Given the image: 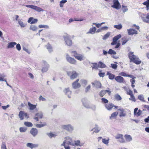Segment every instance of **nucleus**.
<instances>
[{"label":"nucleus","mask_w":149,"mask_h":149,"mask_svg":"<svg viewBox=\"0 0 149 149\" xmlns=\"http://www.w3.org/2000/svg\"><path fill=\"white\" fill-rule=\"evenodd\" d=\"M138 98L139 99L141 100V101L143 102H145V100H144V97L142 95H139L138 96Z\"/></svg>","instance_id":"obj_44"},{"label":"nucleus","mask_w":149,"mask_h":149,"mask_svg":"<svg viewBox=\"0 0 149 149\" xmlns=\"http://www.w3.org/2000/svg\"><path fill=\"white\" fill-rule=\"evenodd\" d=\"M39 99L40 100H42L43 101H45L46 100V99L45 98L42 97L41 95L40 96L39 98Z\"/></svg>","instance_id":"obj_62"},{"label":"nucleus","mask_w":149,"mask_h":149,"mask_svg":"<svg viewBox=\"0 0 149 149\" xmlns=\"http://www.w3.org/2000/svg\"><path fill=\"white\" fill-rule=\"evenodd\" d=\"M124 137L125 139V141L126 142H130L132 141V138L131 136L130 135L126 134L125 135Z\"/></svg>","instance_id":"obj_18"},{"label":"nucleus","mask_w":149,"mask_h":149,"mask_svg":"<svg viewBox=\"0 0 149 149\" xmlns=\"http://www.w3.org/2000/svg\"><path fill=\"white\" fill-rule=\"evenodd\" d=\"M28 105L29 107V109L30 110H33L36 107L37 105L33 104H31L30 102H28Z\"/></svg>","instance_id":"obj_25"},{"label":"nucleus","mask_w":149,"mask_h":149,"mask_svg":"<svg viewBox=\"0 0 149 149\" xmlns=\"http://www.w3.org/2000/svg\"><path fill=\"white\" fill-rule=\"evenodd\" d=\"M38 132V130L36 129L32 128L30 131V133L34 137L37 134Z\"/></svg>","instance_id":"obj_19"},{"label":"nucleus","mask_w":149,"mask_h":149,"mask_svg":"<svg viewBox=\"0 0 149 149\" xmlns=\"http://www.w3.org/2000/svg\"><path fill=\"white\" fill-rule=\"evenodd\" d=\"M122 8L123 12L124 13L127 11L128 10L127 7L123 5L122 6Z\"/></svg>","instance_id":"obj_56"},{"label":"nucleus","mask_w":149,"mask_h":149,"mask_svg":"<svg viewBox=\"0 0 149 149\" xmlns=\"http://www.w3.org/2000/svg\"><path fill=\"white\" fill-rule=\"evenodd\" d=\"M26 129L24 127H21L19 128V131L20 132H25L26 131Z\"/></svg>","instance_id":"obj_55"},{"label":"nucleus","mask_w":149,"mask_h":149,"mask_svg":"<svg viewBox=\"0 0 149 149\" xmlns=\"http://www.w3.org/2000/svg\"><path fill=\"white\" fill-rule=\"evenodd\" d=\"M118 114V112L117 111L115 112L112 113L110 117V119H112L116 117Z\"/></svg>","instance_id":"obj_33"},{"label":"nucleus","mask_w":149,"mask_h":149,"mask_svg":"<svg viewBox=\"0 0 149 149\" xmlns=\"http://www.w3.org/2000/svg\"><path fill=\"white\" fill-rule=\"evenodd\" d=\"M106 93L104 90H102L100 92V95L101 97H103L105 94Z\"/></svg>","instance_id":"obj_57"},{"label":"nucleus","mask_w":149,"mask_h":149,"mask_svg":"<svg viewBox=\"0 0 149 149\" xmlns=\"http://www.w3.org/2000/svg\"><path fill=\"white\" fill-rule=\"evenodd\" d=\"M94 130H94L93 132V133L94 132L95 133H97L98 132L100 131V130L98 128L96 127V128H95L92 129L91 130V131H93Z\"/></svg>","instance_id":"obj_53"},{"label":"nucleus","mask_w":149,"mask_h":149,"mask_svg":"<svg viewBox=\"0 0 149 149\" xmlns=\"http://www.w3.org/2000/svg\"><path fill=\"white\" fill-rule=\"evenodd\" d=\"M38 20L37 19H34V18L32 17H30L28 21V22L32 24L36 23L38 22Z\"/></svg>","instance_id":"obj_17"},{"label":"nucleus","mask_w":149,"mask_h":149,"mask_svg":"<svg viewBox=\"0 0 149 149\" xmlns=\"http://www.w3.org/2000/svg\"><path fill=\"white\" fill-rule=\"evenodd\" d=\"M110 35V33L108 32L107 33L105 34L103 38V39L104 40L107 39Z\"/></svg>","instance_id":"obj_50"},{"label":"nucleus","mask_w":149,"mask_h":149,"mask_svg":"<svg viewBox=\"0 0 149 149\" xmlns=\"http://www.w3.org/2000/svg\"><path fill=\"white\" fill-rule=\"evenodd\" d=\"M17 44L16 42H10L8 43L7 45V48H13L14 46Z\"/></svg>","instance_id":"obj_27"},{"label":"nucleus","mask_w":149,"mask_h":149,"mask_svg":"<svg viewBox=\"0 0 149 149\" xmlns=\"http://www.w3.org/2000/svg\"><path fill=\"white\" fill-rule=\"evenodd\" d=\"M141 18L144 22L149 23V13L147 14L146 17H142Z\"/></svg>","instance_id":"obj_22"},{"label":"nucleus","mask_w":149,"mask_h":149,"mask_svg":"<svg viewBox=\"0 0 149 149\" xmlns=\"http://www.w3.org/2000/svg\"><path fill=\"white\" fill-rule=\"evenodd\" d=\"M81 83L84 85H86L87 83V81L85 79H81L80 80Z\"/></svg>","instance_id":"obj_54"},{"label":"nucleus","mask_w":149,"mask_h":149,"mask_svg":"<svg viewBox=\"0 0 149 149\" xmlns=\"http://www.w3.org/2000/svg\"><path fill=\"white\" fill-rule=\"evenodd\" d=\"M118 110L120 111L119 115L120 117H124L126 116V113H124V110L123 109H118Z\"/></svg>","instance_id":"obj_30"},{"label":"nucleus","mask_w":149,"mask_h":149,"mask_svg":"<svg viewBox=\"0 0 149 149\" xmlns=\"http://www.w3.org/2000/svg\"><path fill=\"white\" fill-rule=\"evenodd\" d=\"M19 116L21 120H22L24 116V112L23 111H20L19 113Z\"/></svg>","instance_id":"obj_35"},{"label":"nucleus","mask_w":149,"mask_h":149,"mask_svg":"<svg viewBox=\"0 0 149 149\" xmlns=\"http://www.w3.org/2000/svg\"><path fill=\"white\" fill-rule=\"evenodd\" d=\"M38 27L40 28H45L48 29L49 28V26L46 25L40 24L39 25Z\"/></svg>","instance_id":"obj_46"},{"label":"nucleus","mask_w":149,"mask_h":149,"mask_svg":"<svg viewBox=\"0 0 149 149\" xmlns=\"http://www.w3.org/2000/svg\"><path fill=\"white\" fill-rule=\"evenodd\" d=\"M115 138L116 139H119L118 141L121 143H125V139L123 137V135L122 134H118L115 136Z\"/></svg>","instance_id":"obj_8"},{"label":"nucleus","mask_w":149,"mask_h":149,"mask_svg":"<svg viewBox=\"0 0 149 149\" xmlns=\"http://www.w3.org/2000/svg\"><path fill=\"white\" fill-rule=\"evenodd\" d=\"M43 67L42 69V71L43 72H46L48 70L49 67V65L47 63L45 62L44 61L43 62Z\"/></svg>","instance_id":"obj_13"},{"label":"nucleus","mask_w":149,"mask_h":149,"mask_svg":"<svg viewBox=\"0 0 149 149\" xmlns=\"http://www.w3.org/2000/svg\"><path fill=\"white\" fill-rule=\"evenodd\" d=\"M92 84L93 87H95L96 88H100L101 87V83L97 81H95L94 82H92Z\"/></svg>","instance_id":"obj_16"},{"label":"nucleus","mask_w":149,"mask_h":149,"mask_svg":"<svg viewBox=\"0 0 149 149\" xmlns=\"http://www.w3.org/2000/svg\"><path fill=\"white\" fill-rule=\"evenodd\" d=\"M47 135L50 138H54L56 136L55 134L53 132L48 133L47 134Z\"/></svg>","instance_id":"obj_32"},{"label":"nucleus","mask_w":149,"mask_h":149,"mask_svg":"<svg viewBox=\"0 0 149 149\" xmlns=\"http://www.w3.org/2000/svg\"><path fill=\"white\" fill-rule=\"evenodd\" d=\"M128 33V35H133L134 34H137V31L135 30L131 29L127 30Z\"/></svg>","instance_id":"obj_24"},{"label":"nucleus","mask_w":149,"mask_h":149,"mask_svg":"<svg viewBox=\"0 0 149 149\" xmlns=\"http://www.w3.org/2000/svg\"><path fill=\"white\" fill-rule=\"evenodd\" d=\"M72 146H81L83 145V143H81L80 141L79 140H75L74 141V143L73 142Z\"/></svg>","instance_id":"obj_21"},{"label":"nucleus","mask_w":149,"mask_h":149,"mask_svg":"<svg viewBox=\"0 0 149 149\" xmlns=\"http://www.w3.org/2000/svg\"><path fill=\"white\" fill-rule=\"evenodd\" d=\"M107 75L109 76V78L111 80H113L114 78L115 77V75L111 74L109 72H107Z\"/></svg>","instance_id":"obj_29"},{"label":"nucleus","mask_w":149,"mask_h":149,"mask_svg":"<svg viewBox=\"0 0 149 149\" xmlns=\"http://www.w3.org/2000/svg\"><path fill=\"white\" fill-rule=\"evenodd\" d=\"M24 124L26 126L29 127H31L33 126L32 123L31 122H26L24 123Z\"/></svg>","instance_id":"obj_47"},{"label":"nucleus","mask_w":149,"mask_h":149,"mask_svg":"<svg viewBox=\"0 0 149 149\" xmlns=\"http://www.w3.org/2000/svg\"><path fill=\"white\" fill-rule=\"evenodd\" d=\"M113 5L111 7L117 10H119L121 8V5L118 0H113Z\"/></svg>","instance_id":"obj_6"},{"label":"nucleus","mask_w":149,"mask_h":149,"mask_svg":"<svg viewBox=\"0 0 149 149\" xmlns=\"http://www.w3.org/2000/svg\"><path fill=\"white\" fill-rule=\"evenodd\" d=\"M6 77L4 75H2L0 74V81H6V80L4 79Z\"/></svg>","instance_id":"obj_48"},{"label":"nucleus","mask_w":149,"mask_h":149,"mask_svg":"<svg viewBox=\"0 0 149 149\" xmlns=\"http://www.w3.org/2000/svg\"><path fill=\"white\" fill-rule=\"evenodd\" d=\"M18 22L19 24L22 28H24L26 26V24L23 23L22 19H19L18 20Z\"/></svg>","instance_id":"obj_31"},{"label":"nucleus","mask_w":149,"mask_h":149,"mask_svg":"<svg viewBox=\"0 0 149 149\" xmlns=\"http://www.w3.org/2000/svg\"><path fill=\"white\" fill-rule=\"evenodd\" d=\"M101 100L104 103H107L108 102V101L107 99L104 98H102Z\"/></svg>","instance_id":"obj_60"},{"label":"nucleus","mask_w":149,"mask_h":149,"mask_svg":"<svg viewBox=\"0 0 149 149\" xmlns=\"http://www.w3.org/2000/svg\"><path fill=\"white\" fill-rule=\"evenodd\" d=\"M79 81V79H78L72 83V87L73 89H76L79 88L81 87L80 84L78 83Z\"/></svg>","instance_id":"obj_11"},{"label":"nucleus","mask_w":149,"mask_h":149,"mask_svg":"<svg viewBox=\"0 0 149 149\" xmlns=\"http://www.w3.org/2000/svg\"><path fill=\"white\" fill-rule=\"evenodd\" d=\"M105 106L107 110L110 111L114 107V105L112 103H109L106 104Z\"/></svg>","instance_id":"obj_23"},{"label":"nucleus","mask_w":149,"mask_h":149,"mask_svg":"<svg viewBox=\"0 0 149 149\" xmlns=\"http://www.w3.org/2000/svg\"><path fill=\"white\" fill-rule=\"evenodd\" d=\"M110 67L113 69L116 70L117 68L118 65L116 64H111Z\"/></svg>","instance_id":"obj_52"},{"label":"nucleus","mask_w":149,"mask_h":149,"mask_svg":"<svg viewBox=\"0 0 149 149\" xmlns=\"http://www.w3.org/2000/svg\"><path fill=\"white\" fill-rule=\"evenodd\" d=\"M38 145L37 144H33L31 143H28L26 144V146L31 149H33L37 147Z\"/></svg>","instance_id":"obj_14"},{"label":"nucleus","mask_w":149,"mask_h":149,"mask_svg":"<svg viewBox=\"0 0 149 149\" xmlns=\"http://www.w3.org/2000/svg\"><path fill=\"white\" fill-rule=\"evenodd\" d=\"M16 48L18 51H20L21 50V46L19 44H16Z\"/></svg>","instance_id":"obj_63"},{"label":"nucleus","mask_w":149,"mask_h":149,"mask_svg":"<svg viewBox=\"0 0 149 149\" xmlns=\"http://www.w3.org/2000/svg\"><path fill=\"white\" fill-rule=\"evenodd\" d=\"M37 29V27L35 25H31L29 28V29L30 30H32L33 31H36Z\"/></svg>","instance_id":"obj_34"},{"label":"nucleus","mask_w":149,"mask_h":149,"mask_svg":"<svg viewBox=\"0 0 149 149\" xmlns=\"http://www.w3.org/2000/svg\"><path fill=\"white\" fill-rule=\"evenodd\" d=\"M93 65L92 66L93 69H97L99 67L98 64L95 63H93Z\"/></svg>","instance_id":"obj_51"},{"label":"nucleus","mask_w":149,"mask_h":149,"mask_svg":"<svg viewBox=\"0 0 149 149\" xmlns=\"http://www.w3.org/2000/svg\"><path fill=\"white\" fill-rule=\"evenodd\" d=\"M121 37V35L120 34H119L116 36H114L113 39V42L111 43V44L112 45H114L117 44L115 48H118L120 45V43L119 41L117 43L118 40Z\"/></svg>","instance_id":"obj_3"},{"label":"nucleus","mask_w":149,"mask_h":149,"mask_svg":"<svg viewBox=\"0 0 149 149\" xmlns=\"http://www.w3.org/2000/svg\"><path fill=\"white\" fill-rule=\"evenodd\" d=\"M70 53L72 54H73V56L74 57H75V56H76L78 54L75 51H72Z\"/></svg>","instance_id":"obj_58"},{"label":"nucleus","mask_w":149,"mask_h":149,"mask_svg":"<svg viewBox=\"0 0 149 149\" xmlns=\"http://www.w3.org/2000/svg\"><path fill=\"white\" fill-rule=\"evenodd\" d=\"M143 4L146 6L147 10H148L149 8V0H147V1L144 2Z\"/></svg>","instance_id":"obj_38"},{"label":"nucleus","mask_w":149,"mask_h":149,"mask_svg":"<svg viewBox=\"0 0 149 149\" xmlns=\"http://www.w3.org/2000/svg\"><path fill=\"white\" fill-rule=\"evenodd\" d=\"M63 37L65 42L67 45L71 46L72 45V42L69 36H64Z\"/></svg>","instance_id":"obj_7"},{"label":"nucleus","mask_w":149,"mask_h":149,"mask_svg":"<svg viewBox=\"0 0 149 149\" xmlns=\"http://www.w3.org/2000/svg\"><path fill=\"white\" fill-rule=\"evenodd\" d=\"M109 140V139H102V142L103 143L107 146L108 145Z\"/></svg>","instance_id":"obj_36"},{"label":"nucleus","mask_w":149,"mask_h":149,"mask_svg":"<svg viewBox=\"0 0 149 149\" xmlns=\"http://www.w3.org/2000/svg\"><path fill=\"white\" fill-rule=\"evenodd\" d=\"M99 67L101 68H103L106 67V65L101 62H99L98 64Z\"/></svg>","instance_id":"obj_39"},{"label":"nucleus","mask_w":149,"mask_h":149,"mask_svg":"<svg viewBox=\"0 0 149 149\" xmlns=\"http://www.w3.org/2000/svg\"><path fill=\"white\" fill-rule=\"evenodd\" d=\"M115 98L118 101L122 99V98L118 94H116L115 96Z\"/></svg>","instance_id":"obj_49"},{"label":"nucleus","mask_w":149,"mask_h":149,"mask_svg":"<svg viewBox=\"0 0 149 149\" xmlns=\"http://www.w3.org/2000/svg\"><path fill=\"white\" fill-rule=\"evenodd\" d=\"M130 100H132L134 102H135L136 100L134 95H133L130 96V98H129Z\"/></svg>","instance_id":"obj_59"},{"label":"nucleus","mask_w":149,"mask_h":149,"mask_svg":"<svg viewBox=\"0 0 149 149\" xmlns=\"http://www.w3.org/2000/svg\"><path fill=\"white\" fill-rule=\"evenodd\" d=\"M68 76L70 77V79H73L76 78L78 76V74L75 71H73L72 72H67Z\"/></svg>","instance_id":"obj_10"},{"label":"nucleus","mask_w":149,"mask_h":149,"mask_svg":"<svg viewBox=\"0 0 149 149\" xmlns=\"http://www.w3.org/2000/svg\"><path fill=\"white\" fill-rule=\"evenodd\" d=\"M1 149H7L5 143H3L1 145Z\"/></svg>","instance_id":"obj_61"},{"label":"nucleus","mask_w":149,"mask_h":149,"mask_svg":"<svg viewBox=\"0 0 149 149\" xmlns=\"http://www.w3.org/2000/svg\"><path fill=\"white\" fill-rule=\"evenodd\" d=\"M114 27L115 28L118 29L120 30L122 28V25L121 24H119V25H115L114 26Z\"/></svg>","instance_id":"obj_45"},{"label":"nucleus","mask_w":149,"mask_h":149,"mask_svg":"<svg viewBox=\"0 0 149 149\" xmlns=\"http://www.w3.org/2000/svg\"><path fill=\"white\" fill-rule=\"evenodd\" d=\"M25 6L28 8H30L32 9H33L38 12H40V11H43L44 10L42 9L41 8L33 5H26Z\"/></svg>","instance_id":"obj_9"},{"label":"nucleus","mask_w":149,"mask_h":149,"mask_svg":"<svg viewBox=\"0 0 149 149\" xmlns=\"http://www.w3.org/2000/svg\"><path fill=\"white\" fill-rule=\"evenodd\" d=\"M75 58L76 59L81 61L84 60L85 59V57L83 54H79L75 56Z\"/></svg>","instance_id":"obj_15"},{"label":"nucleus","mask_w":149,"mask_h":149,"mask_svg":"<svg viewBox=\"0 0 149 149\" xmlns=\"http://www.w3.org/2000/svg\"><path fill=\"white\" fill-rule=\"evenodd\" d=\"M127 74H126L124 72H121L119 74V75L123 76L126 77L127 76Z\"/></svg>","instance_id":"obj_64"},{"label":"nucleus","mask_w":149,"mask_h":149,"mask_svg":"<svg viewBox=\"0 0 149 149\" xmlns=\"http://www.w3.org/2000/svg\"><path fill=\"white\" fill-rule=\"evenodd\" d=\"M65 95H67L69 98H70L72 94V91L69 88H65L63 91Z\"/></svg>","instance_id":"obj_12"},{"label":"nucleus","mask_w":149,"mask_h":149,"mask_svg":"<svg viewBox=\"0 0 149 149\" xmlns=\"http://www.w3.org/2000/svg\"><path fill=\"white\" fill-rule=\"evenodd\" d=\"M47 49L48 50V51L51 52L52 51V48L51 45L48 44L46 46Z\"/></svg>","instance_id":"obj_37"},{"label":"nucleus","mask_w":149,"mask_h":149,"mask_svg":"<svg viewBox=\"0 0 149 149\" xmlns=\"http://www.w3.org/2000/svg\"><path fill=\"white\" fill-rule=\"evenodd\" d=\"M115 79L116 81L119 83H122L124 81V78L120 76H117L115 78Z\"/></svg>","instance_id":"obj_20"},{"label":"nucleus","mask_w":149,"mask_h":149,"mask_svg":"<svg viewBox=\"0 0 149 149\" xmlns=\"http://www.w3.org/2000/svg\"><path fill=\"white\" fill-rule=\"evenodd\" d=\"M67 2L66 0H62L60 2V7H63L64 4Z\"/></svg>","instance_id":"obj_43"},{"label":"nucleus","mask_w":149,"mask_h":149,"mask_svg":"<svg viewBox=\"0 0 149 149\" xmlns=\"http://www.w3.org/2000/svg\"><path fill=\"white\" fill-rule=\"evenodd\" d=\"M46 125V123H44L43 124H36V126L38 128H41V127H43L45 126Z\"/></svg>","instance_id":"obj_42"},{"label":"nucleus","mask_w":149,"mask_h":149,"mask_svg":"<svg viewBox=\"0 0 149 149\" xmlns=\"http://www.w3.org/2000/svg\"><path fill=\"white\" fill-rule=\"evenodd\" d=\"M131 40L130 38H127L125 37L123 38H122V40L123 41L122 42V44L123 45H125L126 42H127L128 41Z\"/></svg>","instance_id":"obj_28"},{"label":"nucleus","mask_w":149,"mask_h":149,"mask_svg":"<svg viewBox=\"0 0 149 149\" xmlns=\"http://www.w3.org/2000/svg\"><path fill=\"white\" fill-rule=\"evenodd\" d=\"M96 30V29L95 27H94L93 28H90L89 30V31L86 33L87 34L90 33L91 34H94Z\"/></svg>","instance_id":"obj_26"},{"label":"nucleus","mask_w":149,"mask_h":149,"mask_svg":"<svg viewBox=\"0 0 149 149\" xmlns=\"http://www.w3.org/2000/svg\"><path fill=\"white\" fill-rule=\"evenodd\" d=\"M62 128L68 132H72L74 130V127L71 124L63 125L61 126Z\"/></svg>","instance_id":"obj_5"},{"label":"nucleus","mask_w":149,"mask_h":149,"mask_svg":"<svg viewBox=\"0 0 149 149\" xmlns=\"http://www.w3.org/2000/svg\"><path fill=\"white\" fill-rule=\"evenodd\" d=\"M36 116L40 118H42L43 117V113L42 112H38L36 114Z\"/></svg>","instance_id":"obj_40"},{"label":"nucleus","mask_w":149,"mask_h":149,"mask_svg":"<svg viewBox=\"0 0 149 149\" xmlns=\"http://www.w3.org/2000/svg\"><path fill=\"white\" fill-rule=\"evenodd\" d=\"M64 139L65 140L61 144V146H64L65 149H70V147L69 145L71 146L73 145L72 138L68 136L65 137Z\"/></svg>","instance_id":"obj_1"},{"label":"nucleus","mask_w":149,"mask_h":149,"mask_svg":"<svg viewBox=\"0 0 149 149\" xmlns=\"http://www.w3.org/2000/svg\"><path fill=\"white\" fill-rule=\"evenodd\" d=\"M133 53V52H130L128 53V56L130 62H132L137 65L140 64L141 61L139 60L138 56L134 55Z\"/></svg>","instance_id":"obj_2"},{"label":"nucleus","mask_w":149,"mask_h":149,"mask_svg":"<svg viewBox=\"0 0 149 149\" xmlns=\"http://www.w3.org/2000/svg\"><path fill=\"white\" fill-rule=\"evenodd\" d=\"M66 58L68 62L70 64L73 65H76L77 61L74 58L71 57L68 54H66Z\"/></svg>","instance_id":"obj_4"},{"label":"nucleus","mask_w":149,"mask_h":149,"mask_svg":"<svg viewBox=\"0 0 149 149\" xmlns=\"http://www.w3.org/2000/svg\"><path fill=\"white\" fill-rule=\"evenodd\" d=\"M108 53L110 54H116V52L114 50H113L112 49H110L108 51Z\"/></svg>","instance_id":"obj_41"}]
</instances>
